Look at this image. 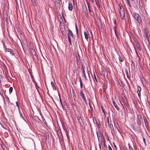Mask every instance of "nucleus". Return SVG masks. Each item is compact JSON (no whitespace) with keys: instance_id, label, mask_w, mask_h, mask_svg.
Listing matches in <instances>:
<instances>
[{"instance_id":"nucleus-18","label":"nucleus","mask_w":150,"mask_h":150,"mask_svg":"<svg viewBox=\"0 0 150 150\" xmlns=\"http://www.w3.org/2000/svg\"><path fill=\"white\" fill-rule=\"evenodd\" d=\"M68 9L70 11H71L73 9L72 5L71 4H69L68 5Z\"/></svg>"},{"instance_id":"nucleus-12","label":"nucleus","mask_w":150,"mask_h":150,"mask_svg":"<svg viewBox=\"0 0 150 150\" xmlns=\"http://www.w3.org/2000/svg\"><path fill=\"white\" fill-rule=\"evenodd\" d=\"M112 103L113 105H114L115 107L116 108V109L117 110H119V107L117 106V105L116 103H115V102L114 101L113 99L112 98Z\"/></svg>"},{"instance_id":"nucleus-1","label":"nucleus","mask_w":150,"mask_h":150,"mask_svg":"<svg viewBox=\"0 0 150 150\" xmlns=\"http://www.w3.org/2000/svg\"><path fill=\"white\" fill-rule=\"evenodd\" d=\"M144 33L145 37L146 40H145L146 44L144 45L145 49L146 51V53L149 55L148 51H150V43L149 35H150L149 29L147 28H145L144 30Z\"/></svg>"},{"instance_id":"nucleus-13","label":"nucleus","mask_w":150,"mask_h":150,"mask_svg":"<svg viewBox=\"0 0 150 150\" xmlns=\"http://www.w3.org/2000/svg\"><path fill=\"white\" fill-rule=\"evenodd\" d=\"M119 59L120 61L123 62L124 61V58L123 56L119 55Z\"/></svg>"},{"instance_id":"nucleus-43","label":"nucleus","mask_w":150,"mask_h":150,"mask_svg":"<svg viewBox=\"0 0 150 150\" xmlns=\"http://www.w3.org/2000/svg\"><path fill=\"white\" fill-rule=\"evenodd\" d=\"M101 74H103V76H105V72L104 71H102Z\"/></svg>"},{"instance_id":"nucleus-8","label":"nucleus","mask_w":150,"mask_h":150,"mask_svg":"<svg viewBox=\"0 0 150 150\" xmlns=\"http://www.w3.org/2000/svg\"><path fill=\"white\" fill-rule=\"evenodd\" d=\"M141 90V88L139 86H138L137 88V93L139 98L141 96L140 91Z\"/></svg>"},{"instance_id":"nucleus-48","label":"nucleus","mask_w":150,"mask_h":150,"mask_svg":"<svg viewBox=\"0 0 150 150\" xmlns=\"http://www.w3.org/2000/svg\"><path fill=\"white\" fill-rule=\"evenodd\" d=\"M99 142V145H102V143H103V140H101L100 141H98Z\"/></svg>"},{"instance_id":"nucleus-61","label":"nucleus","mask_w":150,"mask_h":150,"mask_svg":"<svg viewBox=\"0 0 150 150\" xmlns=\"http://www.w3.org/2000/svg\"><path fill=\"white\" fill-rule=\"evenodd\" d=\"M59 101H60V103L62 102V100L61 99V98L60 97V95L59 94Z\"/></svg>"},{"instance_id":"nucleus-63","label":"nucleus","mask_w":150,"mask_h":150,"mask_svg":"<svg viewBox=\"0 0 150 150\" xmlns=\"http://www.w3.org/2000/svg\"><path fill=\"white\" fill-rule=\"evenodd\" d=\"M94 79H95L96 81L97 82V79L96 76L95 74L94 75Z\"/></svg>"},{"instance_id":"nucleus-29","label":"nucleus","mask_w":150,"mask_h":150,"mask_svg":"<svg viewBox=\"0 0 150 150\" xmlns=\"http://www.w3.org/2000/svg\"><path fill=\"white\" fill-rule=\"evenodd\" d=\"M4 21L6 22L7 24H8V20L7 17H5L4 18Z\"/></svg>"},{"instance_id":"nucleus-38","label":"nucleus","mask_w":150,"mask_h":150,"mask_svg":"<svg viewBox=\"0 0 150 150\" xmlns=\"http://www.w3.org/2000/svg\"><path fill=\"white\" fill-rule=\"evenodd\" d=\"M120 103L121 104V105H122V107H124V106H125V103H124V102H123V101H122L120 100Z\"/></svg>"},{"instance_id":"nucleus-15","label":"nucleus","mask_w":150,"mask_h":150,"mask_svg":"<svg viewBox=\"0 0 150 150\" xmlns=\"http://www.w3.org/2000/svg\"><path fill=\"white\" fill-rule=\"evenodd\" d=\"M60 29L63 34L65 33V27L64 26H62V27L60 28Z\"/></svg>"},{"instance_id":"nucleus-21","label":"nucleus","mask_w":150,"mask_h":150,"mask_svg":"<svg viewBox=\"0 0 150 150\" xmlns=\"http://www.w3.org/2000/svg\"><path fill=\"white\" fill-rule=\"evenodd\" d=\"M88 33L84 32V34L85 35V38L86 39H88Z\"/></svg>"},{"instance_id":"nucleus-16","label":"nucleus","mask_w":150,"mask_h":150,"mask_svg":"<svg viewBox=\"0 0 150 150\" xmlns=\"http://www.w3.org/2000/svg\"><path fill=\"white\" fill-rule=\"evenodd\" d=\"M123 102H124V103L126 106L128 107V106H129V104L128 103V102L127 101V99L126 98L123 99Z\"/></svg>"},{"instance_id":"nucleus-33","label":"nucleus","mask_w":150,"mask_h":150,"mask_svg":"<svg viewBox=\"0 0 150 150\" xmlns=\"http://www.w3.org/2000/svg\"><path fill=\"white\" fill-rule=\"evenodd\" d=\"M42 119L43 121V122L44 123H45L46 125V126H47V123L46 120H45V118L44 117H42Z\"/></svg>"},{"instance_id":"nucleus-59","label":"nucleus","mask_w":150,"mask_h":150,"mask_svg":"<svg viewBox=\"0 0 150 150\" xmlns=\"http://www.w3.org/2000/svg\"><path fill=\"white\" fill-rule=\"evenodd\" d=\"M60 103L61 104L62 106V108L63 109H64V106L63 104L62 103V102Z\"/></svg>"},{"instance_id":"nucleus-30","label":"nucleus","mask_w":150,"mask_h":150,"mask_svg":"<svg viewBox=\"0 0 150 150\" xmlns=\"http://www.w3.org/2000/svg\"><path fill=\"white\" fill-rule=\"evenodd\" d=\"M75 28H76V31L77 35V37H79L78 29L77 26L76 25Z\"/></svg>"},{"instance_id":"nucleus-24","label":"nucleus","mask_w":150,"mask_h":150,"mask_svg":"<svg viewBox=\"0 0 150 150\" xmlns=\"http://www.w3.org/2000/svg\"><path fill=\"white\" fill-rule=\"evenodd\" d=\"M35 85V88L38 91V92H39V89L40 88V87L39 86H38L36 82H35L34 83Z\"/></svg>"},{"instance_id":"nucleus-62","label":"nucleus","mask_w":150,"mask_h":150,"mask_svg":"<svg viewBox=\"0 0 150 150\" xmlns=\"http://www.w3.org/2000/svg\"><path fill=\"white\" fill-rule=\"evenodd\" d=\"M108 147L109 149V150H112L111 146H110L109 145Z\"/></svg>"},{"instance_id":"nucleus-58","label":"nucleus","mask_w":150,"mask_h":150,"mask_svg":"<svg viewBox=\"0 0 150 150\" xmlns=\"http://www.w3.org/2000/svg\"><path fill=\"white\" fill-rule=\"evenodd\" d=\"M60 103L61 104L62 106V108L63 109H64V106L63 104L62 103V102Z\"/></svg>"},{"instance_id":"nucleus-10","label":"nucleus","mask_w":150,"mask_h":150,"mask_svg":"<svg viewBox=\"0 0 150 150\" xmlns=\"http://www.w3.org/2000/svg\"><path fill=\"white\" fill-rule=\"evenodd\" d=\"M55 5H57V6L59 8L61 7L60 4L59 0H55Z\"/></svg>"},{"instance_id":"nucleus-7","label":"nucleus","mask_w":150,"mask_h":150,"mask_svg":"<svg viewBox=\"0 0 150 150\" xmlns=\"http://www.w3.org/2000/svg\"><path fill=\"white\" fill-rule=\"evenodd\" d=\"M85 68L84 67V65L83 64H82L81 65V70L82 71V75H83V76L85 78H86V74H85Z\"/></svg>"},{"instance_id":"nucleus-23","label":"nucleus","mask_w":150,"mask_h":150,"mask_svg":"<svg viewBox=\"0 0 150 150\" xmlns=\"http://www.w3.org/2000/svg\"><path fill=\"white\" fill-rule=\"evenodd\" d=\"M84 14L86 16H88V10L87 9V8L86 7V8L85 9V10H83Z\"/></svg>"},{"instance_id":"nucleus-9","label":"nucleus","mask_w":150,"mask_h":150,"mask_svg":"<svg viewBox=\"0 0 150 150\" xmlns=\"http://www.w3.org/2000/svg\"><path fill=\"white\" fill-rule=\"evenodd\" d=\"M57 134L58 135L59 139H61V140H63V136L61 130L59 131V132L57 133Z\"/></svg>"},{"instance_id":"nucleus-35","label":"nucleus","mask_w":150,"mask_h":150,"mask_svg":"<svg viewBox=\"0 0 150 150\" xmlns=\"http://www.w3.org/2000/svg\"><path fill=\"white\" fill-rule=\"evenodd\" d=\"M79 81L80 82V87L81 88H82L83 87V85L82 83V81L81 80V79L80 77H79Z\"/></svg>"},{"instance_id":"nucleus-50","label":"nucleus","mask_w":150,"mask_h":150,"mask_svg":"<svg viewBox=\"0 0 150 150\" xmlns=\"http://www.w3.org/2000/svg\"><path fill=\"white\" fill-rule=\"evenodd\" d=\"M2 127L4 128L5 129H7V126L5 125L4 126H3L2 125H1Z\"/></svg>"},{"instance_id":"nucleus-27","label":"nucleus","mask_w":150,"mask_h":150,"mask_svg":"<svg viewBox=\"0 0 150 150\" xmlns=\"http://www.w3.org/2000/svg\"><path fill=\"white\" fill-rule=\"evenodd\" d=\"M64 130H65V131L66 132V134L68 139H69V135L68 134V133L67 132V129L66 128L65 129L64 127Z\"/></svg>"},{"instance_id":"nucleus-41","label":"nucleus","mask_w":150,"mask_h":150,"mask_svg":"<svg viewBox=\"0 0 150 150\" xmlns=\"http://www.w3.org/2000/svg\"><path fill=\"white\" fill-rule=\"evenodd\" d=\"M127 3L128 4L129 7L131 6V4H130V1L129 0H126Z\"/></svg>"},{"instance_id":"nucleus-34","label":"nucleus","mask_w":150,"mask_h":150,"mask_svg":"<svg viewBox=\"0 0 150 150\" xmlns=\"http://www.w3.org/2000/svg\"><path fill=\"white\" fill-rule=\"evenodd\" d=\"M13 90V88L12 87H11L9 88V92L10 94H11V93L12 92Z\"/></svg>"},{"instance_id":"nucleus-3","label":"nucleus","mask_w":150,"mask_h":150,"mask_svg":"<svg viewBox=\"0 0 150 150\" xmlns=\"http://www.w3.org/2000/svg\"><path fill=\"white\" fill-rule=\"evenodd\" d=\"M134 17L139 24L142 22V18L137 13H134Z\"/></svg>"},{"instance_id":"nucleus-52","label":"nucleus","mask_w":150,"mask_h":150,"mask_svg":"<svg viewBox=\"0 0 150 150\" xmlns=\"http://www.w3.org/2000/svg\"><path fill=\"white\" fill-rule=\"evenodd\" d=\"M86 2H87V4L88 5V9H89V8H90V6H89V4L88 3V1H86Z\"/></svg>"},{"instance_id":"nucleus-4","label":"nucleus","mask_w":150,"mask_h":150,"mask_svg":"<svg viewBox=\"0 0 150 150\" xmlns=\"http://www.w3.org/2000/svg\"><path fill=\"white\" fill-rule=\"evenodd\" d=\"M137 122L138 125H139L143 123V120L142 116L140 115H137Z\"/></svg>"},{"instance_id":"nucleus-46","label":"nucleus","mask_w":150,"mask_h":150,"mask_svg":"<svg viewBox=\"0 0 150 150\" xmlns=\"http://www.w3.org/2000/svg\"><path fill=\"white\" fill-rule=\"evenodd\" d=\"M114 31H115V35H116V37L117 38H118V36L117 35V32L116 31V30H114Z\"/></svg>"},{"instance_id":"nucleus-25","label":"nucleus","mask_w":150,"mask_h":150,"mask_svg":"<svg viewBox=\"0 0 150 150\" xmlns=\"http://www.w3.org/2000/svg\"><path fill=\"white\" fill-rule=\"evenodd\" d=\"M78 120V121L79 122L81 125L82 126L83 125L84 123L83 122V121L81 118L80 119Z\"/></svg>"},{"instance_id":"nucleus-45","label":"nucleus","mask_w":150,"mask_h":150,"mask_svg":"<svg viewBox=\"0 0 150 150\" xmlns=\"http://www.w3.org/2000/svg\"><path fill=\"white\" fill-rule=\"evenodd\" d=\"M6 101L8 103H10V100L9 98L7 97L6 98Z\"/></svg>"},{"instance_id":"nucleus-64","label":"nucleus","mask_w":150,"mask_h":150,"mask_svg":"<svg viewBox=\"0 0 150 150\" xmlns=\"http://www.w3.org/2000/svg\"><path fill=\"white\" fill-rule=\"evenodd\" d=\"M6 76L7 78H8V75L7 73H6Z\"/></svg>"},{"instance_id":"nucleus-60","label":"nucleus","mask_w":150,"mask_h":150,"mask_svg":"<svg viewBox=\"0 0 150 150\" xmlns=\"http://www.w3.org/2000/svg\"><path fill=\"white\" fill-rule=\"evenodd\" d=\"M107 122L108 124V125H109V117H107Z\"/></svg>"},{"instance_id":"nucleus-47","label":"nucleus","mask_w":150,"mask_h":150,"mask_svg":"<svg viewBox=\"0 0 150 150\" xmlns=\"http://www.w3.org/2000/svg\"><path fill=\"white\" fill-rule=\"evenodd\" d=\"M56 129L57 133L59 132V131H61V130L58 127L56 128Z\"/></svg>"},{"instance_id":"nucleus-14","label":"nucleus","mask_w":150,"mask_h":150,"mask_svg":"<svg viewBox=\"0 0 150 150\" xmlns=\"http://www.w3.org/2000/svg\"><path fill=\"white\" fill-rule=\"evenodd\" d=\"M51 86L52 87L54 90H56L57 88L55 86L54 83L53 82H51Z\"/></svg>"},{"instance_id":"nucleus-40","label":"nucleus","mask_w":150,"mask_h":150,"mask_svg":"<svg viewBox=\"0 0 150 150\" xmlns=\"http://www.w3.org/2000/svg\"><path fill=\"white\" fill-rule=\"evenodd\" d=\"M11 54L13 55H14L15 54L13 51L11 49V51H10L9 52Z\"/></svg>"},{"instance_id":"nucleus-32","label":"nucleus","mask_w":150,"mask_h":150,"mask_svg":"<svg viewBox=\"0 0 150 150\" xmlns=\"http://www.w3.org/2000/svg\"><path fill=\"white\" fill-rule=\"evenodd\" d=\"M97 137L98 141L103 140V137H102V136Z\"/></svg>"},{"instance_id":"nucleus-19","label":"nucleus","mask_w":150,"mask_h":150,"mask_svg":"<svg viewBox=\"0 0 150 150\" xmlns=\"http://www.w3.org/2000/svg\"><path fill=\"white\" fill-rule=\"evenodd\" d=\"M68 40L69 42L70 45H71L72 44V43H71V37L70 36V35L69 33H68Z\"/></svg>"},{"instance_id":"nucleus-42","label":"nucleus","mask_w":150,"mask_h":150,"mask_svg":"<svg viewBox=\"0 0 150 150\" xmlns=\"http://www.w3.org/2000/svg\"><path fill=\"white\" fill-rule=\"evenodd\" d=\"M5 50L6 52H9L10 51H11V49L7 48L6 47H5Z\"/></svg>"},{"instance_id":"nucleus-56","label":"nucleus","mask_w":150,"mask_h":150,"mask_svg":"<svg viewBox=\"0 0 150 150\" xmlns=\"http://www.w3.org/2000/svg\"><path fill=\"white\" fill-rule=\"evenodd\" d=\"M89 106H90V108L91 109V111H93V107L91 106V105H89Z\"/></svg>"},{"instance_id":"nucleus-54","label":"nucleus","mask_w":150,"mask_h":150,"mask_svg":"<svg viewBox=\"0 0 150 150\" xmlns=\"http://www.w3.org/2000/svg\"><path fill=\"white\" fill-rule=\"evenodd\" d=\"M137 57L138 58V60L139 61V62H140V57L138 56V55L137 53Z\"/></svg>"},{"instance_id":"nucleus-5","label":"nucleus","mask_w":150,"mask_h":150,"mask_svg":"<svg viewBox=\"0 0 150 150\" xmlns=\"http://www.w3.org/2000/svg\"><path fill=\"white\" fill-rule=\"evenodd\" d=\"M139 6L141 11L142 12H144V11H146L144 8V5L142 1H139Z\"/></svg>"},{"instance_id":"nucleus-36","label":"nucleus","mask_w":150,"mask_h":150,"mask_svg":"<svg viewBox=\"0 0 150 150\" xmlns=\"http://www.w3.org/2000/svg\"><path fill=\"white\" fill-rule=\"evenodd\" d=\"M101 108H102V111L103 112L104 114L105 115V109L103 108V106H101Z\"/></svg>"},{"instance_id":"nucleus-37","label":"nucleus","mask_w":150,"mask_h":150,"mask_svg":"<svg viewBox=\"0 0 150 150\" xmlns=\"http://www.w3.org/2000/svg\"><path fill=\"white\" fill-rule=\"evenodd\" d=\"M133 103L134 104V105L135 106L137 104V101H136V100H133Z\"/></svg>"},{"instance_id":"nucleus-6","label":"nucleus","mask_w":150,"mask_h":150,"mask_svg":"<svg viewBox=\"0 0 150 150\" xmlns=\"http://www.w3.org/2000/svg\"><path fill=\"white\" fill-rule=\"evenodd\" d=\"M80 94L82 99L83 100L84 102L86 104H87V102L86 100V97L83 92L82 91H80Z\"/></svg>"},{"instance_id":"nucleus-26","label":"nucleus","mask_w":150,"mask_h":150,"mask_svg":"<svg viewBox=\"0 0 150 150\" xmlns=\"http://www.w3.org/2000/svg\"><path fill=\"white\" fill-rule=\"evenodd\" d=\"M95 1L96 4L97 6L99 8H100V4L98 1V0H95Z\"/></svg>"},{"instance_id":"nucleus-2","label":"nucleus","mask_w":150,"mask_h":150,"mask_svg":"<svg viewBox=\"0 0 150 150\" xmlns=\"http://www.w3.org/2000/svg\"><path fill=\"white\" fill-rule=\"evenodd\" d=\"M121 6H120V16L122 19L124 20L125 17V12L122 5L121 4Z\"/></svg>"},{"instance_id":"nucleus-31","label":"nucleus","mask_w":150,"mask_h":150,"mask_svg":"<svg viewBox=\"0 0 150 150\" xmlns=\"http://www.w3.org/2000/svg\"><path fill=\"white\" fill-rule=\"evenodd\" d=\"M96 134L97 137L102 136L101 133L99 131L96 132Z\"/></svg>"},{"instance_id":"nucleus-20","label":"nucleus","mask_w":150,"mask_h":150,"mask_svg":"<svg viewBox=\"0 0 150 150\" xmlns=\"http://www.w3.org/2000/svg\"><path fill=\"white\" fill-rule=\"evenodd\" d=\"M110 128L111 129V132H115V131L114 130V128L113 127V125L112 124H110Z\"/></svg>"},{"instance_id":"nucleus-57","label":"nucleus","mask_w":150,"mask_h":150,"mask_svg":"<svg viewBox=\"0 0 150 150\" xmlns=\"http://www.w3.org/2000/svg\"><path fill=\"white\" fill-rule=\"evenodd\" d=\"M129 150H134L132 148L131 146H129Z\"/></svg>"},{"instance_id":"nucleus-39","label":"nucleus","mask_w":150,"mask_h":150,"mask_svg":"<svg viewBox=\"0 0 150 150\" xmlns=\"http://www.w3.org/2000/svg\"><path fill=\"white\" fill-rule=\"evenodd\" d=\"M30 76L31 77V78L32 79V80L33 83L35 82V81L34 80V78L33 76L31 74H30Z\"/></svg>"},{"instance_id":"nucleus-55","label":"nucleus","mask_w":150,"mask_h":150,"mask_svg":"<svg viewBox=\"0 0 150 150\" xmlns=\"http://www.w3.org/2000/svg\"><path fill=\"white\" fill-rule=\"evenodd\" d=\"M121 85L123 86H125V83L122 81H121Z\"/></svg>"},{"instance_id":"nucleus-17","label":"nucleus","mask_w":150,"mask_h":150,"mask_svg":"<svg viewBox=\"0 0 150 150\" xmlns=\"http://www.w3.org/2000/svg\"><path fill=\"white\" fill-rule=\"evenodd\" d=\"M96 125L97 126L98 128H100V126H101V124H100V122H99V123H98V122L96 120Z\"/></svg>"},{"instance_id":"nucleus-53","label":"nucleus","mask_w":150,"mask_h":150,"mask_svg":"<svg viewBox=\"0 0 150 150\" xmlns=\"http://www.w3.org/2000/svg\"><path fill=\"white\" fill-rule=\"evenodd\" d=\"M16 105L17 106V107H18V108H19V105L18 104V102H16Z\"/></svg>"},{"instance_id":"nucleus-49","label":"nucleus","mask_w":150,"mask_h":150,"mask_svg":"<svg viewBox=\"0 0 150 150\" xmlns=\"http://www.w3.org/2000/svg\"><path fill=\"white\" fill-rule=\"evenodd\" d=\"M3 94L2 89L0 88V95H2Z\"/></svg>"},{"instance_id":"nucleus-11","label":"nucleus","mask_w":150,"mask_h":150,"mask_svg":"<svg viewBox=\"0 0 150 150\" xmlns=\"http://www.w3.org/2000/svg\"><path fill=\"white\" fill-rule=\"evenodd\" d=\"M145 123L147 130L149 131V122L146 120V121H145Z\"/></svg>"},{"instance_id":"nucleus-22","label":"nucleus","mask_w":150,"mask_h":150,"mask_svg":"<svg viewBox=\"0 0 150 150\" xmlns=\"http://www.w3.org/2000/svg\"><path fill=\"white\" fill-rule=\"evenodd\" d=\"M136 45L137 47L138 50L139 51H141V48L140 47L139 44L137 42L136 43Z\"/></svg>"},{"instance_id":"nucleus-44","label":"nucleus","mask_w":150,"mask_h":150,"mask_svg":"<svg viewBox=\"0 0 150 150\" xmlns=\"http://www.w3.org/2000/svg\"><path fill=\"white\" fill-rule=\"evenodd\" d=\"M125 73L127 78H129V76L128 75V73L127 70L126 71Z\"/></svg>"},{"instance_id":"nucleus-51","label":"nucleus","mask_w":150,"mask_h":150,"mask_svg":"<svg viewBox=\"0 0 150 150\" xmlns=\"http://www.w3.org/2000/svg\"><path fill=\"white\" fill-rule=\"evenodd\" d=\"M77 119L78 120L80 119L81 118V117L79 115H78L76 116Z\"/></svg>"},{"instance_id":"nucleus-28","label":"nucleus","mask_w":150,"mask_h":150,"mask_svg":"<svg viewBox=\"0 0 150 150\" xmlns=\"http://www.w3.org/2000/svg\"><path fill=\"white\" fill-rule=\"evenodd\" d=\"M68 32L70 33L71 35V36L73 38L74 37V35L72 32V31L69 29L68 30Z\"/></svg>"}]
</instances>
